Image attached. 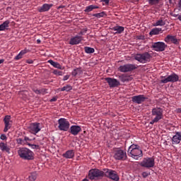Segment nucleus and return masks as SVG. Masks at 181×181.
Here are the masks:
<instances>
[{
  "mask_svg": "<svg viewBox=\"0 0 181 181\" xmlns=\"http://www.w3.org/2000/svg\"><path fill=\"white\" fill-rule=\"evenodd\" d=\"M151 115L154 118L150 122V125H153L163 119V109L162 107H156L152 109Z\"/></svg>",
  "mask_w": 181,
  "mask_h": 181,
  "instance_id": "obj_1",
  "label": "nucleus"
},
{
  "mask_svg": "<svg viewBox=\"0 0 181 181\" xmlns=\"http://www.w3.org/2000/svg\"><path fill=\"white\" fill-rule=\"evenodd\" d=\"M18 154L24 160H33L35 159V153L28 148H20Z\"/></svg>",
  "mask_w": 181,
  "mask_h": 181,
  "instance_id": "obj_2",
  "label": "nucleus"
},
{
  "mask_svg": "<svg viewBox=\"0 0 181 181\" xmlns=\"http://www.w3.org/2000/svg\"><path fill=\"white\" fill-rule=\"evenodd\" d=\"M133 57L134 60H136V62H139V63L145 64V63H149V62H151L152 54H151L148 52H144L143 53L135 54Z\"/></svg>",
  "mask_w": 181,
  "mask_h": 181,
  "instance_id": "obj_3",
  "label": "nucleus"
},
{
  "mask_svg": "<svg viewBox=\"0 0 181 181\" xmlns=\"http://www.w3.org/2000/svg\"><path fill=\"white\" fill-rule=\"evenodd\" d=\"M113 158L115 160H127L128 157L126 151L121 149V148H117L113 150Z\"/></svg>",
  "mask_w": 181,
  "mask_h": 181,
  "instance_id": "obj_4",
  "label": "nucleus"
},
{
  "mask_svg": "<svg viewBox=\"0 0 181 181\" xmlns=\"http://www.w3.org/2000/svg\"><path fill=\"white\" fill-rule=\"evenodd\" d=\"M161 78L160 81L163 84H166L168 83H176L177 81H179V75L175 73H173L168 77L161 76Z\"/></svg>",
  "mask_w": 181,
  "mask_h": 181,
  "instance_id": "obj_5",
  "label": "nucleus"
},
{
  "mask_svg": "<svg viewBox=\"0 0 181 181\" xmlns=\"http://www.w3.org/2000/svg\"><path fill=\"white\" fill-rule=\"evenodd\" d=\"M105 171H102L97 168L91 169L88 173V177L90 180H94L95 177H104Z\"/></svg>",
  "mask_w": 181,
  "mask_h": 181,
  "instance_id": "obj_6",
  "label": "nucleus"
},
{
  "mask_svg": "<svg viewBox=\"0 0 181 181\" xmlns=\"http://www.w3.org/2000/svg\"><path fill=\"white\" fill-rule=\"evenodd\" d=\"M140 166H141V168H146L147 169L153 168V166H155V158L152 157L144 158L143 160L140 162Z\"/></svg>",
  "mask_w": 181,
  "mask_h": 181,
  "instance_id": "obj_7",
  "label": "nucleus"
},
{
  "mask_svg": "<svg viewBox=\"0 0 181 181\" xmlns=\"http://www.w3.org/2000/svg\"><path fill=\"white\" fill-rule=\"evenodd\" d=\"M138 66L133 64H126L124 65H121L118 70L120 73H129L130 71H134V70H136Z\"/></svg>",
  "mask_w": 181,
  "mask_h": 181,
  "instance_id": "obj_8",
  "label": "nucleus"
},
{
  "mask_svg": "<svg viewBox=\"0 0 181 181\" xmlns=\"http://www.w3.org/2000/svg\"><path fill=\"white\" fill-rule=\"evenodd\" d=\"M103 170L105 172L104 176H105V177H109V179H112V180L114 181H119V177L115 170L107 168H104Z\"/></svg>",
  "mask_w": 181,
  "mask_h": 181,
  "instance_id": "obj_9",
  "label": "nucleus"
},
{
  "mask_svg": "<svg viewBox=\"0 0 181 181\" xmlns=\"http://www.w3.org/2000/svg\"><path fill=\"white\" fill-rule=\"evenodd\" d=\"M58 124L59 131L67 132L70 128V122L67 121V119L65 118H60L58 119Z\"/></svg>",
  "mask_w": 181,
  "mask_h": 181,
  "instance_id": "obj_10",
  "label": "nucleus"
},
{
  "mask_svg": "<svg viewBox=\"0 0 181 181\" xmlns=\"http://www.w3.org/2000/svg\"><path fill=\"white\" fill-rule=\"evenodd\" d=\"M151 47L153 49V50H155V52H165V49L166 47H168V45L163 42H154Z\"/></svg>",
  "mask_w": 181,
  "mask_h": 181,
  "instance_id": "obj_11",
  "label": "nucleus"
},
{
  "mask_svg": "<svg viewBox=\"0 0 181 181\" xmlns=\"http://www.w3.org/2000/svg\"><path fill=\"white\" fill-rule=\"evenodd\" d=\"M42 129V127L40 126V123L35 122L30 124L28 127V131L30 134L33 135H36Z\"/></svg>",
  "mask_w": 181,
  "mask_h": 181,
  "instance_id": "obj_12",
  "label": "nucleus"
},
{
  "mask_svg": "<svg viewBox=\"0 0 181 181\" xmlns=\"http://www.w3.org/2000/svg\"><path fill=\"white\" fill-rule=\"evenodd\" d=\"M105 80L107 83L110 88H115V87H118V86H121V83L119 82V81L114 78L107 77V78H105Z\"/></svg>",
  "mask_w": 181,
  "mask_h": 181,
  "instance_id": "obj_13",
  "label": "nucleus"
},
{
  "mask_svg": "<svg viewBox=\"0 0 181 181\" xmlns=\"http://www.w3.org/2000/svg\"><path fill=\"white\" fill-rule=\"evenodd\" d=\"M128 155L136 160H138L139 158H142V156H144V153H142V150L141 148L134 151H130V152L128 153Z\"/></svg>",
  "mask_w": 181,
  "mask_h": 181,
  "instance_id": "obj_14",
  "label": "nucleus"
},
{
  "mask_svg": "<svg viewBox=\"0 0 181 181\" xmlns=\"http://www.w3.org/2000/svg\"><path fill=\"white\" fill-rule=\"evenodd\" d=\"M146 100H148V97L144 95H138L132 98V101L136 104H142V103H145Z\"/></svg>",
  "mask_w": 181,
  "mask_h": 181,
  "instance_id": "obj_15",
  "label": "nucleus"
},
{
  "mask_svg": "<svg viewBox=\"0 0 181 181\" xmlns=\"http://www.w3.org/2000/svg\"><path fill=\"white\" fill-rule=\"evenodd\" d=\"M4 122L5 124L4 132H8V130L11 129V128L12 127V122H11V115L5 116Z\"/></svg>",
  "mask_w": 181,
  "mask_h": 181,
  "instance_id": "obj_16",
  "label": "nucleus"
},
{
  "mask_svg": "<svg viewBox=\"0 0 181 181\" xmlns=\"http://www.w3.org/2000/svg\"><path fill=\"white\" fill-rule=\"evenodd\" d=\"M69 132L71 135H74V136H76L81 132V127L78 125H72L69 129Z\"/></svg>",
  "mask_w": 181,
  "mask_h": 181,
  "instance_id": "obj_17",
  "label": "nucleus"
},
{
  "mask_svg": "<svg viewBox=\"0 0 181 181\" xmlns=\"http://www.w3.org/2000/svg\"><path fill=\"white\" fill-rule=\"evenodd\" d=\"M53 6L52 4H44L42 6L37 8L38 12L42 13L43 12H47L50 11V8Z\"/></svg>",
  "mask_w": 181,
  "mask_h": 181,
  "instance_id": "obj_18",
  "label": "nucleus"
},
{
  "mask_svg": "<svg viewBox=\"0 0 181 181\" xmlns=\"http://www.w3.org/2000/svg\"><path fill=\"white\" fill-rule=\"evenodd\" d=\"M83 40V37L76 35L70 39L69 45L71 46H74L76 45H78Z\"/></svg>",
  "mask_w": 181,
  "mask_h": 181,
  "instance_id": "obj_19",
  "label": "nucleus"
},
{
  "mask_svg": "<svg viewBox=\"0 0 181 181\" xmlns=\"http://www.w3.org/2000/svg\"><path fill=\"white\" fill-rule=\"evenodd\" d=\"M165 42L166 43H169V42H172L174 45H179V40L176 39V37L173 35H168L165 38Z\"/></svg>",
  "mask_w": 181,
  "mask_h": 181,
  "instance_id": "obj_20",
  "label": "nucleus"
},
{
  "mask_svg": "<svg viewBox=\"0 0 181 181\" xmlns=\"http://www.w3.org/2000/svg\"><path fill=\"white\" fill-rule=\"evenodd\" d=\"M119 79L122 83H129V81H132V76L128 74H122L119 76Z\"/></svg>",
  "mask_w": 181,
  "mask_h": 181,
  "instance_id": "obj_21",
  "label": "nucleus"
},
{
  "mask_svg": "<svg viewBox=\"0 0 181 181\" xmlns=\"http://www.w3.org/2000/svg\"><path fill=\"white\" fill-rule=\"evenodd\" d=\"M48 63L51 64L55 69H58L59 70H64V66H62L59 62H56L52 59L48 60Z\"/></svg>",
  "mask_w": 181,
  "mask_h": 181,
  "instance_id": "obj_22",
  "label": "nucleus"
},
{
  "mask_svg": "<svg viewBox=\"0 0 181 181\" xmlns=\"http://www.w3.org/2000/svg\"><path fill=\"white\" fill-rule=\"evenodd\" d=\"M173 144H175L176 145H177V144H180V141H181V132H177L175 135L173 136Z\"/></svg>",
  "mask_w": 181,
  "mask_h": 181,
  "instance_id": "obj_23",
  "label": "nucleus"
},
{
  "mask_svg": "<svg viewBox=\"0 0 181 181\" xmlns=\"http://www.w3.org/2000/svg\"><path fill=\"white\" fill-rule=\"evenodd\" d=\"M62 156L66 159H73L74 158V151L68 150L65 153L62 154Z\"/></svg>",
  "mask_w": 181,
  "mask_h": 181,
  "instance_id": "obj_24",
  "label": "nucleus"
},
{
  "mask_svg": "<svg viewBox=\"0 0 181 181\" xmlns=\"http://www.w3.org/2000/svg\"><path fill=\"white\" fill-rule=\"evenodd\" d=\"M0 149L2 152H6L7 153H11V148L8 146L7 144L4 142L0 143Z\"/></svg>",
  "mask_w": 181,
  "mask_h": 181,
  "instance_id": "obj_25",
  "label": "nucleus"
},
{
  "mask_svg": "<svg viewBox=\"0 0 181 181\" xmlns=\"http://www.w3.org/2000/svg\"><path fill=\"white\" fill-rule=\"evenodd\" d=\"M112 30H114L115 32V35H120V33H122V32H124V28L123 26L116 25L112 28Z\"/></svg>",
  "mask_w": 181,
  "mask_h": 181,
  "instance_id": "obj_26",
  "label": "nucleus"
},
{
  "mask_svg": "<svg viewBox=\"0 0 181 181\" xmlns=\"http://www.w3.org/2000/svg\"><path fill=\"white\" fill-rule=\"evenodd\" d=\"M165 25H166V21L163 17L160 18L154 23V26H165Z\"/></svg>",
  "mask_w": 181,
  "mask_h": 181,
  "instance_id": "obj_27",
  "label": "nucleus"
},
{
  "mask_svg": "<svg viewBox=\"0 0 181 181\" xmlns=\"http://www.w3.org/2000/svg\"><path fill=\"white\" fill-rule=\"evenodd\" d=\"M9 23H11V22L8 20H7L4 21L2 24H1L0 32L8 30V28H9Z\"/></svg>",
  "mask_w": 181,
  "mask_h": 181,
  "instance_id": "obj_28",
  "label": "nucleus"
},
{
  "mask_svg": "<svg viewBox=\"0 0 181 181\" xmlns=\"http://www.w3.org/2000/svg\"><path fill=\"white\" fill-rule=\"evenodd\" d=\"M100 8L98 6L95 5H90L86 7V9L84 10V12L86 13H88L89 12H91L93 9H98Z\"/></svg>",
  "mask_w": 181,
  "mask_h": 181,
  "instance_id": "obj_29",
  "label": "nucleus"
},
{
  "mask_svg": "<svg viewBox=\"0 0 181 181\" xmlns=\"http://www.w3.org/2000/svg\"><path fill=\"white\" fill-rule=\"evenodd\" d=\"M80 74H83V71L81 70V68H76L74 69L71 72V76H73V77H76V76H78Z\"/></svg>",
  "mask_w": 181,
  "mask_h": 181,
  "instance_id": "obj_30",
  "label": "nucleus"
},
{
  "mask_svg": "<svg viewBox=\"0 0 181 181\" xmlns=\"http://www.w3.org/2000/svg\"><path fill=\"white\" fill-rule=\"evenodd\" d=\"M160 32H162V28H155L151 30L149 35H151V36H153L155 35H159Z\"/></svg>",
  "mask_w": 181,
  "mask_h": 181,
  "instance_id": "obj_31",
  "label": "nucleus"
},
{
  "mask_svg": "<svg viewBox=\"0 0 181 181\" xmlns=\"http://www.w3.org/2000/svg\"><path fill=\"white\" fill-rule=\"evenodd\" d=\"M59 91H66V93H69V91H71L73 90V86L71 85H66L65 86L59 88Z\"/></svg>",
  "mask_w": 181,
  "mask_h": 181,
  "instance_id": "obj_32",
  "label": "nucleus"
},
{
  "mask_svg": "<svg viewBox=\"0 0 181 181\" xmlns=\"http://www.w3.org/2000/svg\"><path fill=\"white\" fill-rule=\"evenodd\" d=\"M28 179L30 181L36 180V179H37V172L31 173L30 175L28 176Z\"/></svg>",
  "mask_w": 181,
  "mask_h": 181,
  "instance_id": "obj_33",
  "label": "nucleus"
},
{
  "mask_svg": "<svg viewBox=\"0 0 181 181\" xmlns=\"http://www.w3.org/2000/svg\"><path fill=\"white\" fill-rule=\"evenodd\" d=\"M84 51H85V53H87V54H91L92 53H94V52H95L94 48L90 47H85Z\"/></svg>",
  "mask_w": 181,
  "mask_h": 181,
  "instance_id": "obj_34",
  "label": "nucleus"
},
{
  "mask_svg": "<svg viewBox=\"0 0 181 181\" xmlns=\"http://www.w3.org/2000/svg\"><path fill=\"white\" fill-rule=\"evenodd\" d=\"M136 149H141V147L137 144H132L128 149V153L131 152V151H136Z\"/></svg>",
  "mask_w": 181,
  "mask_h": 181,
  "instance_id": "obj_35",
  "label": "nucleus"
},
{
  "mask_svg": "<svg viewBox=\"0 0 181 181\" xmlns=\"http://www.w3.org/2000/svg\"><path fill=\"white\" fill-rule=\"evenodd\" d=\"M105 13L101 12V13H94L93 14V16H95V18H100L104 17Z\"/></svg>",
  "mask_w": 181,
  "mask_h": 181,
  "instance_id": "obj_36",
  "label": "nucleus"
},
{
  "mask_svg": "<svg viewBox=\"0 0 181 181\" xmlns=\"http://www.w3.org/2000/svg\"><path fill=\"white\" fill-rule=\"evenodd\" d=\"M53 74H54L55 76H63V71H59L57 69H54L52 71Z\"/></svg>",
  "mask_w": 181,
  "mask_h": 181,
  "instance_id": "obj_37",
  "label": "nucleus"
},
{
  "mask_svg": "<svg viewBox=\"0 0 181 181\" xmlns=\"http://www.w3.org/2000/svg\"><path fill=\"white\" fill-rule=\"evenodd\" d=\"M86 33H87V28H83V29H82V30L78 33V36H81V37H83V36H84V35H86Z\"/></svg>",
  "mask_w": 181,
  "mask_h": 181,
  "instance_id": "obj_38",
  "label": "nucleus"
},
{
  "mask_svg": "<svg viewBox=\"0 0 181 181\" xmlns=\"http://www.w3.org/2000/svg\"><path fill=\"white\" fill-rule=\"evenodd\" d=\"M160 0H148V4L150 5H156V4H159Z\"/></svg>",
  "mask_w": 181,
  "mask_h": 181,
  "instance_id": "obj_39",
  "label": "nucleus"
},
{
  "mask_svg": "<svg viewBox=\"0 0 181 181\" xmlns=\"http://www.w3.org/2000/svg\"><path fill=\"white\" fill-rule=\"evenodd\" d=\"M29 146H31V148L33 149H40V147L39 146V145H36V144H28Z\"/></svg>",
  "mask_w": 181,
  "mask_h": 181,
  "instance_id": "obj_40",
  "label": "nucleus"
},
{
  "mask_svg": "<svg viewBox=\"0 0 181 181\" xmlns=\"http://www.w3.org/2000/svg\"><path fill=\"white\" fill-rule=\"evenodd\" d=\"M149 175H151V173L143 172L141 174V176H142V177H144V179H146V177L149 176Z\"/></svg>",
  "mask_w": 181,
  "mask_h": 181,
  "instance_id": "obj_41",
  "label": "nucleus"
},
{
  "mask_svg": "<svg viewBox=\"0 0 181 181\" xmlns=\"http://www.w3.org/2000/svg\"><path fill=\"white\" fill-rule=\"evenodd\" d=\"M23 55L19 53L17 56L15 57L14 60H20V59H22Z\"/></svg>",
  "mask_w": 181,
  "mask_h": 181,
  "instance_id": "obj_42",
  "label": "nucleus"
},
{
  "mask_svg": "<svg viewBox=\"0 0 181 181\" xmlns=\"http://www.w3.org/2000/svg\"><path fill=\"white\" fill-rule=\"evenodd\" d=\"M17 142H18V144H21L22 145V144H25V140H23L22 139H17Z\"/></svg>",
  "mask_w": 181,
  "mask_h": 181,
  "instance_id": "obj_43",
  "label": "nucleus"
},
{
  "mask_svg": "<svg viewBox=\"0 0 181 181\" xmlns=\"http://www.w3.org/2000/svg\"><path fill=\"white\" fill-rule=\"evenodd\" d=\"M20 53L23 56V54H26L28 53V49H23L20 52Z\"/></svg>",
  "mask_w": 181,
  "mask_h": 181,
  "instance_id": "obj_44",
  "label": "nucleus"
},
{
  "mask_svg": "<svg viewBox=\"0 0 181 181\" xmlns=\"http://www.w3.org/2000/svg\"><path fill=\"white\" fill-rule=\"evenodd\" d=\"M69 78H70V75H66L63 78V81H66L69 80Z\"/></svg>",
  "mask_w": 181,
  "mask_h": 181,
  "instance_id": "obj_45",
  "label": "nucleus"
},
{
  "mask_svg": "<svg viewBox=\"0 0 181 181\" xmlns=\"http://www.w3.org/2000/svg\"><path fill=\"white\" fill-rule=\"evenodd\" d=\"M33 91H34V93L35 94H37V95H40V90H37V89H33Z\"/></svg>",
  "mask_w": 181,
  "mask_h": 181,
  "instance_id": "obj_46",
  "label": "nucleus"
},
{
  "mask_svg": "<svg viewBox=\"0 0 181 181\" xmlns=\"http://www.w3.org/2000/svg\"><path fill=\"white\" fill-rule=\"evenodd\" d=\"M0 139H1L2 141H5V139H6V135L1 134L0 136Z\"/></svg>",
  "mask_w": 181,
  "mask_h": 181,
  "instance_id": "obj_47",
  "label": "nucleus"
},
{
  "mask_svg": "<svg viewBox=\"0 0 181 181\" xmlns=\"http://www.w3.org/2000/svg\"><path fill=\"white\" fill-rule=\"evenodd\" d=\"M137 39L139 40H144V39H145V37L144 35H139L137 36Z\"/></svg>",
  "mask_w": 181,
  "mask_h": 181,
  "instance_id": "obj_48",
  "label": "nucleus"
},
{
  "mask_svg": "<svg viewBox=\"0 0 181 181\" xmlns=\"http://www.w3.org/2000/svg\"><path fill=\"white\" fill-rule=\"evenodd\" d=\"M28 141H30L31 139H30V138L28 137V136H25V137H24V142H25H25H28Z\"/></svg>",
  "mask_w": 181,
  "mask_h": 181,
  "instance_id": "obj_49",
  "label": "nucleus"
},
{
  "mask_svg": "<svg viewBox=\"0 0 181 181\" xmlns=\"http://www.w3.org/2000/svg\"><path fill=\"white\" fill-rule=\"evenodd\" d=\"M178 11H181V0H180L178 2Z\"/></svg>",
  "mask_w": 181,
  "mask_h": 181,
  "instance_id": "obj_50",
  "label": "nucleus"
},
{
  "mask_svg": "<svg viewBox=\"0 0 181 181\" xmlns=\"http://www.w3.org/2000/svg\"><path fill=\"white\" fill-rule=\"evenodd\" d=\"M102 2H105L106 5H108L110 4V0H101Z\"/></svg>",
  "mask_w": 181,
  "mask_h": 181,
  "instance_id": "obj_51",
  "label": "nucleus"
},
{
  "mask_svg": "<svg viewBox=\"0 0 181 181\" xmlns=\"http://www.w3.org/2000/svg\"><path fill=\"white\" fill-rule=\"evenodd\" d=\"M40 94H44V93H46V89L42 88V89L40 90Z\"/></svg>",
  "mask_w": 181,
  "mask_h": 181,
  "instance_id": "obj_52",
  "label": "nucleus"
},
{
  "mask_svg": "<svg viewBox=\"0 0 181 181\" xmlns=\"http://www.w3.org/2000/svg\"><path fill=\"white\" fill-rule=\"evenodd\" d=\"M27 63H28V64H33V60L32 59L27 60Z\"/></svg>",
  "mask_w": 181,
  "mask_h": 181,
  "instance_id": "obj_53",
  "label": "nucleus"
},
{
  "mask_svg": "<svg viewBox=\"0 0 181 181\" xmlns=\"http://www.w3.org/2000/svg\"><path fill=\"white\" fill-rule=\"evenodd\" d=\"M54 101H57V98H52L50 100V102H51V103H53V102H54Z\"/></svg>",
  "mask_w": 181,
  "mask_h": 181,
  "instance_id": "obj_54",
  "label": "nucleus"
},
{
  "mask_svg": "<svg viewBox=\"0 0 181 181\" xmlns=\"http://www.w3.org/2000/svg\"><path fill=\"white\" fill-rule=\"evenodd\" d=\"M171 16H173L174 18H177L179 16V14H171Z\"/></svg>",
  "mask_w": 181,
  "mask_h": 181,
  "instance_id": "obj_55",
  "label": "nucleus"
},
{
  "mask_svg": "<svg viewBox=\"0 0 181 181\" xmlns=\"http://www.w3.org/2000/svg\"><path fill=\"white\" fill-rule=\"evenodd\" d=\"M176 0H168L169 4H172L175 2Z\"/></svg>",
  "mask_w": 181,
  "mask_h": 181,
  "instance_id": "obj_56",
  "label": "nucleus"
},
{
  "mask_svg": "<svg viewBox=\"0 0 181 181\" xmlns=\"http://www.w3.org/2000/svg\"><path fill=\"white\" fill-rule=\"evenodd\" d=\"M64 8V6L61 5V6H58L57 9H62V8Z\"/></svg>",
  "mask_w": 181,
  "mask_h": 181,
  "instance_id": "obj_57",
  "label": "nucleus"
},
{
  "mask_svg": "<svg viewBox=\"0 0 181 181\" xmlns=\"http://www.w3.org/2000/svg\"><path fill=\"white\" fill-rule=\"evenodd\" d=\"M4 62H5L4 59H0V64H2V63H4Z\"/></svg>",
  "mask_w": 181,
  "mask_h": 181,
  "instance_id": "obj_58",
  "label": "nucleus"
},
{
  "mask_svg": "<svg viewBox=\"0 0 181 181\" xmlns=\"http://www.w3.org/2000/svg\"><path fill=\"white\" fill-rule=\"evenodd\" d=\"M41 40H37V43L39 45V44H40L41 43Z\"/></svg>",
  "mask_w": 181,
  "mask_h": 181,
  "instance_id": "obj_59",
  "label": "nucleus"
},
{
  "mask_svg": "<svg viewBox=\"0 0 181 181\" xmlns=\"http://www.w3.org/2000/svg\"><path fill=\"white\" fill-rule=\"evenodd\" d=\"M177 18L181 21V16L178 15V18Z\"/></svg>",
  "mask_w": 181,
  "mask_h": 181,
  "instance_id": "obj_60",
  "label": "nucleus"
}]
</instances>
